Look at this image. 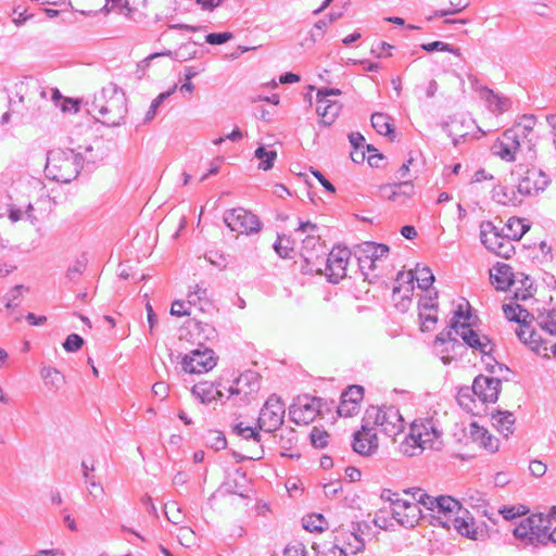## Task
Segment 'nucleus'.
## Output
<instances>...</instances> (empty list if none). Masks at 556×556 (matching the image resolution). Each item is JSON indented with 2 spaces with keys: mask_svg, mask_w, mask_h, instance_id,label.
<instances>
[{
  "mask_svg": "<svg viewBox=\"0 0 556 556\" xmlns=\"http://www.w3.org/2000/svg\"><path fill=\"white\" fill-rule=\"evenodd\" d=\"M127 99L124 91L115 84H109L87 102L88 112L99 122L109 127L124 123L127 114Z\"/></svg>",
  "mask_w": 556,
  "mask_h": 556,
  "instance_id": "obj_1",
  "label": "nucleus"
},
{
  "mask_svg": "<svg viewBox=\"0 0 556 556\" xmlns=\"http://www.w3.org/2000/svg\"><path fill=\"white\" fill-rule=\"evenodd\" d=\"M93 160L75 149L54 148L47 152L45 174L50 180L68 184L78 177L84 163Z\"/></svg>",
  "mask_w": 556,
  "mask_h": 556,
  "instance_id": "obj_2",
  "label": "nucleus"
},
{
  "mask_svg": "<svg viewBox=\"0 0 556 556\" xmlns=\"http://www.w3.org/2000/svg\"><path fill=\"white\" fill-rule=\"evenodd\" d=\"M414 280L417 281L418 288L428 290L434 282V275L431 269L427 266H416L414 270L399 271L395 281L397 286L393 287V295L400 294L401 292V305L406 308L410 304V298L414 292Z\"/></svg>",
  "mask_w": 556,
  "mask_h": 556,
  "instance_id": "obj_3",
  "label": "nucleus"
},
{
  "mask_svg": "<svg viewBox=\"0 0 556 556\" xmlns=\"http://www.w3.org/2000/svg\"><path fill=\"white\" fill-rule=\"evenodd\" d=\"M364 422L369 426L372 422L379 426L381 431L391 438H395L404 430V419L399 408L393 405H383L381 407L371 406L366 410Z\"/></svg>",
  "mask_w": 556,
  "mask_h": 556,
  "instance_id": "obj_4",
  "label": "nucleus"
},
{
  "mask_svg": "<svg viewBox=\"0 0 556 556\" xmlns=\"http://www.w3.org/2000/svg\"><path fill=\"white\" fill-rule=\"evenodd\" d=\"M546 528H548L545 517L542 514L531 515L520 521L513 530L514 536L522 546H539L546 544Z\"/></svg>",
  "mask_w": 556,
  "mask_h": 556,
  "instance_id": "obj_5",
  "label": "nucleus"
},
{
  "mask_svg": "<svg viewBox=\"0 0 556 556\" xmlns=\"http://www.w3.org/2000/svg\"><path fill=\"white\" fill-rule=\"evenodd\" d=\"M480 239L482 244L497 256L509 258L515 253L513 242L504 233H501L492 222L481 223Z\"/></svg>",
  "mask_w": 556,
  "mask_h": 556,
  "instance_id": "obj_6",
  "label": "nucleus"
},
{
  "mask_svg": "<svg viewBox=\"0 0 556 556\" xmlns=\"http://www.w3.org/2000/svg\"><path fill=\"white\" fill-rule=\"evenodd\" d=\"M321 410V399L298 396L289 407V417L296 425H308Z\"/></svg>",
  "mask_w": 556,
  "mask_h": 556,
  "instance_id": "obj_7",
  "label": "nucleus"
},
{
  "mask_svg": "<svg viewBox=\"0 0 556 556\" xmlns=\"http://www.w3.org/2000/svg\"><path fill=\"white\" fill-rule=\"evenodd\" d=\"M260 387L258 374L248 370L235 379L228 392L230 397L236 399L237 404H248L258 392Z\"/></svg>",
  "mask_w": 556,
  "mask_h": 556,
  "instance_id": "obj_8",
  "label": "nucleus"
},
{
  "mask_svg": "<svg viewBox=\"0 0 556 556\" xmlns=\"http://www.w3.org/2000/svg\"><path fill=\"white\" fill-rule=\"evenodd\" d=\"M224 222L231 231L247 235L258 232L262 226L256 215L241 207L225 212Z\"/></svg>",
  "mask_w": 556,
  "mask_h": 556,
  "instance_id": "obj_9",
  "label": "nucleus"
},
{
  "mask_svg": "<svg viewBox=\"0 0 556 556\" xmlns=\"http://www.w3.org/2000/svg\"><path fill=\"white\" fill-rule=\"evenodd\" d=\"M285 404L279 396L271 394L260 412L258 427L271 432L280 428L285 418Z\"/></svg>",
  "mask_w": 556,
  "mask_h": 556,
  "instance_id": "obj_10",
  "label": "nucleus"
},
{
  "mask_svg": "<svg viewBox=\"0 0 556 556\" xmlns=\"http://www.w3.org/2000/svg\"><path fill=\"white\" fill-rule=\"evenodd\" d=\"M351 252L346 248H333L324 258L325 268H321V274H325L328 280L332 283H338L341 279L346 276V267Z\"/></svg>",
  "mask_w": 556,
  "mask_h": 556,
  "instance_id": "obj_11",
  "label": "nucleus"
},
{
  "mask_svg": "<svg viewBox=\"0 0 556 556\" xmlns=\"http://www.w3.org/2000/svg\"><path fill=\"white\" fill-rule=\"evenodd\" d=\"M181 366L189 374L207 372L216 366L214 351L207 348L192 350L184 356Z\"/></svg>",
  "mask_w": 556,
  "mask_h": 556,
  "instance_id": "obj_12",
  "label": "nucleus"
},
{
  "mask_svg": "<svg viewBox=\"0 0 556 556\" xmlns=\"http://www.w3.org/2000/svg\"><path fill=\"white\" fill-rule=\"evenodd\" d=\"M549 181L548 176L542 169L526 168L519 174L517 190L522 195H534L544 191Z\"/></svg>",
  "mask_w": 556,
  "mask_h": 556,
  "instance_id": "obj_13",
  "label": "nucleus"
},
{
  "mask_svg": "<svg viewBox=\"0 0 556 556\" xmlns=\"http://www.w3.org/2000/svg\"><path fill=\"white\" fill-rule=\"evenodd\" d=\"M410 427L416 438L420 440L424 450L430 448L440 451L442 448V431L438 428L437 422L432 418L421 420L420 422H413Z\"/></svg>",
  "mask_w": 556,
  "mask_h": 556,
  "instance_id": "obj_14",
  "label": "nucleus"
},
{
  "mask_svg": "<svg viewBox=\"0 0 556 556\" xmlns=\"http://www.w3.org/2000/svg\"><path fill=\"white\" fill-rule=\"evenodd\" d=\"M452 329L463 341L471 349L480 351L484 355H490L493 351V344L486 336H480L467 323L455 320Z\"/></svg>",
  "mask_w": 556,
  "mask_h": 556,
  "instance_id": "obj_15",
  "label": "nucleus"
},
{
  "mask_svg": "<svg viewBox=\"0 0 556 556\" xmlns=\"http://www.w3.org/2000/svg\"><path fill=\"white\" fill-rule=\"evenodd\" d=\"M325 254L319 235H307L302 240L301 255L307 265H312V270L321 271Z\"/></svg>",
  "mask_w": 556,
  "mask_h": 556,
  "instance_id": "obj_16",
  "label": "nucleus"
},
{
  "mask_svg": "<svg viewBox=\"0 0 556 556\" xmlns=\"http://www.w3.org/2000/svg\"><path fill=\"white\" fill-rule=\"evenodd\" d=\"M523 143L515 132L505 130L492 146V153L506 162H514Z\"/></svg>",
  "mask_w": 556,
  "mask_h": 556,
  "instance_id": "obj_17",
  "label": "nucleus"
},
{
  "mask_svg": "<svg viewBox=\"0 0 556 556\" xmlns=\"http://www.w3.org/2000/svg\"><path fill=\"white\" fill-rule=\"evenodd\" d=\"M501 386L502 381L498 378L480 375L473 380L472 392L483 403H495Z\"/></svg>",
  "mask_w": 556,
  "mask_h": 556,
  "instance_id": "obj_18",
  "label": "nucleus"
},
{
  "mask_svg": "<svg viewBox=\"0 0 556 556\" xmlns=\"http://www.w3.org/2000/svg\"><path fill=\"white\" fill-rule=\"evenodd\" d=\"M353 450L362 456H369L378 448V438L374 428L364 422L362 429L354 433Z\"/></svg>",
  "mask_w": 556,
  "mask_h": 556,
  "instance_id": "obj_19",
  "label": "nucleus"
},
{
  "mask_svg": "<svg viewBox=\"0 0 556 556\" xmlns=\"http://www.w3.org/2000/svg\"><path fill=\"white\" fill-rule=\"evenodd\" d=\"M460 507L459 502L451 496H438L433 497L428 510L437 514L433 516L437 521L435 525L441 526V521H444L445 518H452Z\"/></svg>",
  "mask_w": 556,
  "mask_h": 556,
  "instance_id": "obj_20",
  "label": "nucleus"
},
{
  "mask_svg": "<svg viewBox=\"0 0 556 556\" xmlns=\"http://www.w3.org/2000/svg\"><path fill=\"white\" fill-rule=\"evenodd\" d=\"M414 193V185L410 180H404L394 184H388L380 187V197L393 201L403 203L407 198Z\"/></svg>",
  "mask_w": 556,
  "mask_h": 556,
  "instance_id": "obj_21",
  "label": "nucleus"
},
{
  "mask_svg": "<svg viewBox=\"0 0 556 556\" xmlns=\"http://www.w3.org/2000/svg\"><path fill=\"white\" fill-rule=\"evenodd\" d=\"M468 515L469 511L460 507L459 510H457V514H454L452 518H445L444 521H441V527L446 529L454 528L459 534L473 538V523L472 519L469 518Z\"/></svg>",
  "mask_w": 556,
  "mask_h": 556,
  "instance_id": "obj_22",
  "label": "nucleus"
},
{
  "mask_svg": "<svg viewBox=\"0 0 556 556\" xmlns=\"http://www.w3.org/2000/svg\"><path fill=\"white\" fill-rule=\"evenodd\" d=\"M219 386V383L215 384L210 381H201L192 387L191 393L201 403L210 404L223 396L222 391L217 389Z\"/></svg>",
  "mask_w": 556,
  "mask_h": 556,
  "instance_id": "obj_23",
  "label": "nucleus"
},
{
  "mask_svg": "<svg viewBox=\"0 0 556 556\" xmlns=\"http://www.w3.org/2000/svg\"><path fill=\"white\" fill-rule=\"evenodd\" d=\"M513 268L507 264H497L490 270V279L497 290H507L513 283Z\"/></svg>",
  "mask_w": 556,
  "mask_h": 556,
  "instance_id": "obj_24",
  "label": "nucleus"
},
{
  "mask_svg": "<svg viewBox=\"0 0 556 556\" xmlns=\"http://www.w3.org/2000/svg\"><path fill=\"white\" fill-rule=\"evenodd\" d=\"M341 111V104L332 100H317L316 112L320 116V122L330 126L333 124Z\"/></svg>",
  "mask_w": 556,
  "mask_h": 556,
  "instance_id": "obj_25",
  "label": "nucleus"
},
{
  "mask_svg": "<svg viewBox=\"0 0 556 556\" xmlns=\"http://www.w3.org/2000/svg\"><path fill=\"white\" fill-rule=\"evenodd\" d=\"M535 117L533 115H523L519 122H517L509 130L515 132L516 137L521 140L523 144H527L529 149L533 144L532 139L529 135L532 132L535 125Z\"/></svg>",
  "mask_w": 556,
  "mask_h": 556,
  "instance_id": "obj_26",
  "label": "nucleus"
},
{
  "mask_svg": "<svg viewBox=\"0 0 556 556\" xmlns=\"http://www.w3.org/2000/svg\"><path fill=\"white\" fill-rule=\"evenodd\" d=\"M83 478L89 489V495L93 498H98L104 494V488L100 482L96 480L92 472L96 470L94 462L88 463L87 460L81 462Z\"/></svg>",
  "mask_w": 556,
  "mask_h": 556,
  "instance_id": "obj_27",
  "label": "nucleus"
},
{
  "mask_svg": "<svg viewBox=\"0 0 556 556\" xmlns=\"http://www.w3.org/2000/svg\"><path fill=\"white\" fill-rule=\"evenodd\" d=\"M471 437L473 441L478 442L485 450L490 452H495L498 450V439L492 437L486 429L483 427H479L476 424H471L470 430Z\"/></svg>",
  "mask_w": 556,
  "mask_h": 556,
  "instance_id": "obj_28",
  "label": "nucleus"
},
{
  "mask_svg": "<svg viewBox=\"0 0 556 556\" xmlns=\"http://www.w3.org/2000/svg\"><path fill=\"white\" fill-rule=\"evenodd\" d=\"M15 88H16L15 97L17 98V100L16 99L10 100L12 108L16 106L18 103L25 104L26 96L29 97L35 93H39L41 98H46L47 93H48V91L46 89L41 88L40 86H38L36 84L30 87L24 83H21V84L16 85ZM27 101L29 102L30 98H28Z\"/></svg>",
  "mask_w": 556,
  "mask_h": 556,
  "instance_id": "obj_29",
  "label": "nucleus"
},
{
  "mask_svg": "<svg viewBox=\"0 0 556 556\" xmlns=\"http://www.w3.org/2000/svg\"><path fill=\"white\" fill-rule=\"evenodd\" d=\"M529 228L530 226L525 224L523 219L511 217L505 225L503 233L510 240V242H513L520 240L522 236L529 230Z\"/></svg>",
  "mask_w": 556,
  "mask_h": 556,
  "instance_id": "obj_30",
  "label": "nucleus"
},
{
  "mask_svg": "<svg viewBox=\"0 0 556 556\" xmlns=\"http://www.w3.org/2000/svg\"><path fill=\"white\" fill-rule=\"evenodd\" d=\"M40 376L49 390L56 391L65 383V377L54 367H42L40 369Z\"/></svg>",
  "mask_w": 556,
  "mask_h": 556,
  "instance_id": "obj_31",
  "label": "nucleus"
},
{
  "mask_svg": "<svg viewBox=\"0 0 556 556\" xmlns=\"http://www.w3.org/2000/svg\"><path fill=\"white\" fill-rule=\"evenodd\" d=\"M492 420L498 431L508 437L514 431L515 417L510 412H500L492 414Z\"/></svg>",
  "mask_w": 556,
  "mask_h": 556,
  "instance_id": "obj_32",
  "label": "nucleus"
},
{
  "mask_svg": "<svg viewBox=\"0 0 556 556\" xmlns=\"http://www.w3.org/2000/svg\"><path fill=\"white\" fill-rule=\"evenodd\" d=\"M399 450L403 455L413 457L419 455L424 451V446L420 440L416 438L414 431L410 430L409 434L400 443Z\"/></svg>",
  "mask_w": 556,
  "mask_h": 556,
  "instance_id": "obj_33",
  "label": "nucleus"
},
{
  "mask_svg": "<svg viewBox=\"0 0 556 556\" xmlns=\"http://www.w3.org/2000/svg\"><path fill=\"white\" fill-rule=\"evenodd\" d=\"M357 250L366 254L369 258H372L374 262H377L383 256H387L389 247L381 243L364 242L358 245Z\"/></svg>",
  "mask_w": 556,
  "mask_h": 556,
  "instance_id": "obj_34",
  "label": "nucleus"
},
{
  "mask_svg": "<svg viewBox=\"0 0 556 556\" xmlns=\"http://www.w3.org/2000/svg\"><path fill=\"white\" fill-rule=\"evenodd\" d=\"M503 312L509 321H515L518 324L526 323L530 317L528 311L522 308L519 304H504Z\"/></svg>",
  "mask_w": 556,
  "mask_h": 556,
  "instance_id": "obj_35",
  "label": "nucleus"
},
{
  "mask_svg": "<svg viewBox=\"0 0 556 556\" xmlns=\"http://www.w3.org/2000/svg\"><path fill=\"white\" fill-rule=\"evenodd\" d=\"M371 125L380 135L390 136L394 132L390 124V117L383 113L377 112L371 115Z\"/></svg>",
  "mask_w": 556,
  "mask_h": 556,
  "instance_id": "obj_36",
  "label": "nucleus"
},
{
  "mask_svg": "<svg viewBox=\"0 0 556 556\" xmlns=\"http://www.w3.org/2000/svg\"><path fill=\"white\" fill-rule=\"evenodd\" d=\"M204 441L206 446L214 451H222L227 446L226 437L218 430H208L204 435Z\"/></svg>",
  "mask_w": 556,
  "mask_h": 556,
  "instance_id": "obj_37",
  "label": "nucleus"
},
{
  "mask_svg": "<svg viewBox=\"0 0 556 556\" xmlns=\"http://www.w3.org/2000/svg\"><path fill=\"white\" fill-rule=\"evenodd\" d=\"M255 157L261 160L258 164V168L263 170H268L274 166V161L277 157V152L274 150H266L263 146L258 147L255 150Z\"/></svg>",
  "mask_w": 556,
  "mask_h": 556,
  "instance_id": "obj_38",
  "label": "nucleus"
},
{
  "mask_svg": "<svg viewBox=\"0 0 556 556\" xmlns=\"http://www.w3.org/2000/svg\"><path fill=\"white\" fill-rule=\"evenodd\" d=\"M407 500L396 497L391 505L393 518L402 526L412 527V520H404V510L406 507Z\"/></svg>",
  "mask_w": 556,
  "mask_h": 556,
  "instance_id": "obj_39",
  "label": "nucleus"
},
{
  "mask_svg": "<svg viewBox=\"0 0 556 556\" xmlns=\"http://www.w3.org/2000/svg\"><path fill=\"white\" fill-rule=\"evenodd\" d=\"M176 86L168 91L160 93L152 102L149 110L146 113L144 123H150L156 115L160 105L175 91Z\"/></svg>",
  "mask_w": 556,
  "mask_h": 556,
  "instance_id": "obj_40",
  "label": "nucleus"
},
{
  "mask_svg": "<svg viewBox=\"0 0 556 556\" xmlns=\"http://www.w3.org/2000/svg\"><path fill=\"white\" fill-rule=\"evenodd\" d=\"M421 49L427 52L443 51V52L453 53L456 56L462 55L460 50L458 48H455L452 45L443 42V41H433L430 43H424V45H421Z\"/></svg>",
  "mask_w": 556,
  "mask_h": 556,
  "instance_id": "obj_41",
  "label": "nucleus"
},
{
  "mask_svg": "<svg viewBox=\"0 0 556 556\" xmlns=\"http://www.w3.org/2000/svg\"><path fill=\"white\" fill-rule=\"evenodd\" d=\"M164 513L167 520L174 525H180L185 519L181 508L175 502L165 504Z\"/></svg>",
  "mask_w": 556,
  "mask_h": 556,
  "instance_id": "obj_42",
  "label": "nucleus"
},
{
  "mask_svg": "<svg viewBox=\"0 0 556 556\" xmlns=\"http://www.w3.org/2000/svg\"><path fill=\"white\" fill-rule=\"evenodd\" d=\"M493 199L503 205H515V193L505 187H497L493 189Z\"/></svg>",
  "mask_w": 556,
  "mask_h": 556,
  "instance_id": "obj_43",
  "label": "nucleus"
},
{
  "mask_svg": "<svg viewBox=\"0 0 556 556\" xmlns=\"http://www.w3.org/2000/svg\"><path fill=\"white\" fill-rule=\"evenodd\" d=\"M274 249L276 253L282 258L291 257V253L293 252L290 238L286 236H278L276 242L274 243Z\"/></svg>",
  "mask_w": 556,
  "mask_h": 556,
  "instance_id": "obj_44",
  "label": "nucleus"
},
{
  "mask_svg": "<svg viewBox=\"0 0 556 556\" xmlns=\"http://www.w3.org/2000/svg\"><path fill=\"white\" fill-rule=\"evenodd\" d=\"M539 325L549 334L556 336V309L549 311L546 315H540Z\"/></svg>",
  "mask_w": 556,
  "mask_h": 556,
  "instance_id": "obj_45",
  "label": "nucleus"
},
{
  "mask_svg": "<svg viewBox=\"0 0 556 556\" xmlns=\"http://www.w3.org/2000/svg\"><path fill=\"white\" fill-rule=\"evenodd\" d=\"M488 93H489V96H488L486 101L489 102L490 106L493 108L494 111L502 113L509 109V106H510L509 99L498 97L490 89H488Z\"/></svg>",
  "mask_w": 556,
  "mask_h": 556,
  "instance_id": "obj_46",
  "label": "nucleus"
},
{
  "mask_svg": "<svg viewBox=\"0 0 556 556\" xmlns=\"http://www.w3.org/2000/svg\"><path fill=\"white\" fill-rule=\"evenodd\" d=\"M326 523V519L320 514H314L304 519V528L311 532L323 531Z\"/></svg>",
  "mask_w": 556,
  "mask_h": 556,
  "instance_id": "obj_47",
  "label": "nucleus"
},
{
  "mask_svg": "<svg viewBox=\"0 0 556 556\" xmlns=\"http://www.w3.org/2000/svg\"><path fill=\"white\" fill-rule=\"evenodd\" d=\"M519 328L516 330V334L520 341L523 343H535L536 342V333L533 329L526 323L519 324Z\"/></svg>",
  "mask_w": 556,
  "mask_h": 556,
  "instance_id": "obj_48",
  "label": "nucleus"
},
{
  "mask_svg": "<svg viewBox=\"0 0 556 556\" xmlns=\"http://www.w3.org/2000/svg\"><path fill=\"white\" fill-rule=\"evenodd\" d=\"M364 396V389L361 386H350L342 394L341 397L345 399V402H353L359 406L361 401Z\"/></svg>",
  "mask_w": 556,
  "mask_h": 556,
  "instance_id": "obj_49",
  "label": "nucleus"
},
{
  "mask_svg": "<svg viewBox=\"0 0 556 556\" xmlns=\"http://www.w3.org/2000/svg\"><path fill=\"white\" fill-rule=\"evenodd\" d=\"M233 432L237 435L242 437L243 439H253L257 442L261 439L258 431H256L255 429H253L250 426H243V422L236 424L233 426Z\"/></svg>",
  "mask_w": 556,
  "mask_h": 556,
  "instance_id": "obj_50",
  "label": "nucleus"
},
{
  "mask_svg": "<svg viewBox=\"0 0 556 556\" xmlns=\"http://www.w3.org/2000/svg\"><path fill=\"white\" fill-rule=\"evenodd\" d=\"M343 14L342 10L331 11L327 17L321 18L314 24L315 30H326L332 23L340 20Z\"/></svg>",
  "mask_w": 556,
  "mask_h": 556,
  "instance_id": "obj_51",
  "label": "nucleus"
},
{
  "mask_svg": "<svg viewBox=\"0 0 556 556\" xmlns=\"http://www.w3.org/2000/svg\"><path fill=\"white\" fill-rule=\"evenodd\" d=\"M329 434L317 427H314L311 431V442L313 446L317 448H324L328 444Z\"/></svg>",
  "mask_w": 556,
  "mask_h": 556,
  "instance_id": "obj_52",
  "label": "nucleus"
},
{
  "mask_svg": "<svg viewBox=\"0 0 556 556\" xmlns=\"http://www.w3.org/2000/svg\"><path fill=\"white\" fill-rule=\"evenodd\" d=\"M450 3L448 9L438 10L434 12V16L444 17L447 15L456 14L467 8V3H463L462 0H447Z\"/></svg>",
  "mask_w": 556,
  "mask_h": 556,
  "instance_id": "obj_53",
  "label": "nucleus"
},
{
  "mask_svg": "<svg viewBox=\"0 0 556 556\" xmlns=\"http://www.w3.org/2000/svg\"><path fill=\"white\" fill-rule=\"evenodd\" d=\"M359 406L353 402H345V399H340V404L337 407V413L341 417H351L355 415Z\"/></svg>",
  "mask_w": 556,
  "mask_h": 556,
  "instance_id": "obj_54",
  "label": "nucleus"
},
{
  "mask_svg": "<svg viewBox=\"0 0 556 556\" xmlns=\"http://www.w3.org/2000/svg\"><path fill=\"white\" fill-rule=\"evenodd\" d=\"M357 261H358V267L363 275L367 278L368 271L374 270L376 268V262L372 261V258H369L366 254L361 252L359 250H356Z\"/></svg>",
  "mask_w": 556,
  "mask_h": 556,
  "instance_id": "obj_55",
  "label": "nucleus"
},
{
  "mask_svg": "<svg viewBox=\"0 0 556 556\" xmlns=\"http://www.w3.org/2000/svg\"><path fill=\"white\" fill-rule=\"evenodd\" d=\"M86 269V261L77 260L71 265L66 271V278L71 281H76Z\"/></svg>",
  "mask_w": 556,
  "mask_h": 556,
  "instance_id": "obj_56",
  "label": "nucleus"
},
{
  "mask_svg": "<svg viewBox=\"0 0 556 556\" xmlns=\"http://www.w3.org/2000/svg\"><path fill=\"white\" fill-rule=\"evenodd\" d=\"M23 289H24V287L22 285H16L5 294L4 301H5V307L8 309H10L12 307H16L18 305V303H16V301L21 298Z\"/></svg>",
  "mask_w": 556,
  "mask_h": 556,
  "instance_id": "obj_57",
  "label": "nucleus"
},
{
  "mask_svg": "<svg viewBox=\"0 0 556 556\" xmlns=\"http://www.w3.org/2000/svg\"><path fill=\"white\" fill-rule=\"evenodd\" d=\"M83 344L84 339L79 334L72 333L67 336L63 342V348L66 352H76L83 346Z\"/></svg>",
  "mask_w": 556,
  "mask_h": 556,
  "instance_id": "obj_58",
  "label": "nucleus"
},
{
  "mask_svg": "<svg viewBox=\"0 0 556 556\" xmlns=\"http://www.w3.org/2000/svg\"><path fill=\"white\" fill-rule=\"evenodd\" d=\"M232 33H211L205 36V42L208 45H223L232 39Z\"/></svg>",
  "mask_w": 556,
  "mask_h": 556,
  "instance_id": "obj_59",
  "label": "nucleus"
},
{
  "mask_svg": "<svg viewBox=\"0 0 556 556\" xmlns=\"http://www.w3.org/2000/svg\"><path fill=\"white\" fill-rule=\"evenodd\" d=\"M177 538L182 545L190 546L194 543L195 533L190 527H180L178 529Z\"/></svg>",
  "mask_w": 556,
  "mask_h": 556,
  "instance_id": "obj_60",
  "label": "nucleus"
},
{
  "mask_svg": "<svg viewBox=\"0 0 556 556\" xmlns=\"http://www.w3.org/2000/svg\"><path fill=\"white\" fill-rule=\"evenodd\" d=\"M500 514L504 517V519L509 520L514 519L517 516L525 515L527 513V509L525 506H511V507H503L498 510Z\"/></svg>",
  "mask_w": 556,
  "mask_h": 556,
  "instance_id": "obj_61",
  "label": "nucleus"
},
{
  "mask_svg": "<svg viewBox=\"0 0 556 556\" xmlns=\"http://www.w3.org/2000/svg\"><path fill=\"white\" fill-rule=\"evenodd\" d=\"M412 496L413 498L416 501L415 504H417V506L419 504H421L422 506H425L427 509H429V506L431 504V502L433 501V497L428 495L424 490L421 489H413L412 491Z\"/></svg>",
  "mask_w": 556,
  "mask_h": 556,
  "instance_id": "obj_62",
  "label": "nucleus"
},
{
  "mask_svg": "<svg viewBox=\"0 0 556 556\" xmlns=\"http://www.w3.org/2000/svg\"><path fill=\"white\" fill-rule=\"evenodd\" d=\"M283 556H308L304 544L296 542L286 546Z\"/></svg>",
  "mask_w": 556,
  "mask_h": 556,
  "instance_id": "obj_63",
  "label": "nucleus"
},
{
  "mask_svg": "<svg viewBox=\"0 0 556 556\" xmlns=\"http://www.w3.org/2000/svg\"><path fill=\"white\" fill-rule=\"evenodd\" d=\"M189 306L186 302L176 300L172 304L170 314L177 317L188 316L190 315Z\"/></svg>",
  "mask_w": 556,
  "mask_h": 556,
  "instance_id": "obj_64",
  "label": "nucleus"
}]
</instances>
